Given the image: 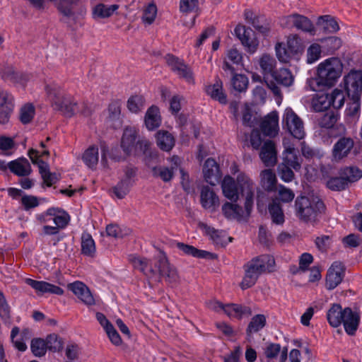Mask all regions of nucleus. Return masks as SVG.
<instances>
[{"label": "nucleus", "mask_w": 362, "mask_h": 362, "mask_svg": "<svg viewBox=\"0 0 362 362\" xmlns=\"http://www.w3.org/2000/svg\"><path fill=\"white\" fill-rule=\"evenodd\" d=\"M133 267L140 270L148 277L159 274L169 284H175L179 279L176 268L172 265L166 255L160 252L154 259L153 266L146 258L130 255L129 258Z\"/></svg>", "instance_id": "nucleus-1"}, {"label": "nucleus", "mask_w": 362, "mask_h": 362, "mask_svg": "<svg viewBox=\"0 0 362 362\" xmlns=\"http://www.w3.org/2000/svg\"><path fill=\"white\" fill-rule=\"evenodd\" d=\"M242 196L245 197L244 209L237 204L226 202L222 206V213L228 220L242 221L247 219L252 211L255 192V184L245 173L237 176Z\"/></svg>", "instance_id": "nucleus-2"}, {"label": "nucleus", "mask_w": 362, "mask_h": 362, "mask_svg": "<svg viewBox=\"0 0 362 362\" xmlns=\"http://www.w3.org/2000/svg\"><path fill=\"white\" fill-rule=\"evenodd\" d=\"M343 65L335 57L325 59L320 63L317 69V76L309 81V86L313 91H320L333 86L341 75Z\"/></svg>", "instance_id": "nucleus-3"}, {"label": "nucleus", "mask_w": 362, "mask_h": 362, "mask_svg": "<svg viewBox=\"0 0 362 362\" xmlns=\"http://www.w3.org/2000/svg\"><path fill=\"white\" fill-rule=\"evenodd\" d=\"M37 223L42 226V233L54 235L66 227L70 221V216L64 210L58 207H51L35 215Z\"/></svg>", "instance_id": "nucleus-4"}, {"label": "nucleus", "mask_w": 362, "mask_h": 362, "mask_svg": "<svg viewBox=\"0 0 362 362\" xmlns=\"http://www.w3.org/2000/svg\"><path fill=\"white\" fill-rule=\"evenodd\" d=\"M274 258L269 255H261L247 262L245 265V275L240 283L241 288L245 290L252 287L262 272L274 269Z\"/></svg>", "instance_id": "nucleus-5"}, {"label": "nucleus", "mask_w": 362, "mask_h": 362, "mask_svg": "<svg viewBox=\"0 0 362 362\" xmlns=\"http://www.w3.org/2000/svg\"><path fill=\"white\" fill-rule=\"evenodd\" d=\"M45 90L54 108L62 112L65 116L71 117L78 112H81L86 116L89 115L88 112L79 110L78 104L74 101L72 97L64 95L57 84L46 85Z\"/></svg>", "instance_id": "nucleus-6"}, {"label": "nucleus", "mask_w": 362, "mask_h": 362, "mask_svg": "<svg viewBox=\"0 0 362 362\" xmlns=\"http://www.w3.org/2000/svg\"><path fill=\"white\" fill-rule=\"evenodd\" d=\"M295 213L301 221H315L325 211V205L317 197H298L295 201Z\"/></svg>", "instance_id": "nucleus-7"}, {"label": "nucleus", "mask_w": 362, "mask_h": 362, "mask_svg": "<svg viewBox=\"0 0 362 362\" xmlns=\"http://www.w3.org/2000/svg\"><path fill=\"white\" fill-rule=\"evenodd\" d=\"M54 2L58 10L65 16L75 14L83 16L86 13L87 6L85 0H49ZM29 4L35 9L42 10L45 7V0H28Z\"/></svg>", "instance_id": "nucleus-8"}, {"label": "nucleus", "mask_w": 362, "mask_h": 362, "mask_svg": "<svg viewBox=\"0 0 362 362\" xmlns=\"http://www.w3.org/2000/svg\"><path fill=\"white\" fill-rule=\"evenodd\" d=\"M282 124L296 139L300 140L305 137V131L303 122L291 107H287L284 110Z\"/></svg>", "instance_id": "nucleus-9"}, {"label": "nucleus", "mask_w": 362, "mask_h": 362, "mask_svg": "<svg viewBox=\"0 0 362 362\" xmlns=\"http://www.w3.org/2000/svg\"><path fill=\"white\" fill-rule=\"evenodd\" d=\"M208 307L217 313L223 312L230 318L241 319L243 317L249 316L252 313L249 307L235 303L223 305L216 300L209 302Z\"/></svg>", "instance_id": "nucleus-10"}, {"label": "nucleus", "mask_w": 362, "mask_h": 362, "mask_svg": "<svg viewBox=\"0 0 362 362\" xmlns=\"http://www.w3.org/2000/svg\"><path fill=\"white\" fill-rule=\"evenodd\" d=\"M259 64L264 75V79L267 87L275 95H281V90L278 86L272 81H269L268 76L274 74L276 62L275 59L269 54H263L259 59Z\"/></svg>", "instance_id": "nucleus-11"}, {"label": "nucleus", "mask_w": 362, "mask_h": 362, "mask_svg": "<svg viewBox=\"0 0 362 362\" xmlns=\"http://www.w3.org/2000/svg\"><path fill=\"white\" fill-rule=\"evenodd\" d=\"M345 276V267L339 261L334 262L329 267L325 276V288L333 290L343 281Z\"/></svg>", "instance_id": "nucleus-12"}, {"label": "nucleus", "mask_w": 362, "mask_h": 362, "mask_svg": "<svg viewBox=\"0 0 362 362\" xmlns=\"http://www.w3.org/2000/svg\"><path fill=\"white\" fill-rule=\"evenodd\" d=\"M165 61L170 69L188 83H193L194 78L191 69L184 63L183 60L172 54L165 56Z\"/></svg>", "instance_id": "nucleus-13"}, {"label": "nucleus", "mask_w": 362, "mask_h": 362, "mask_svg": "<svg viewBox=\"0 0 362 362\" xmlns=\"http://www.w3.org/2000/svg\"><path fill=\"white\" fill-rule=\"evenodd\" d=\"M234 31L246 50L251 54L255 53L257 49L259 42L255 37L253 31L250 28H247L241 25H237Z\"/></svg>", "instance_id": "nucleus-14"}, {"label": "nucleus", "mask_w": 362, "mask_h": 362, "mask_svg": "<svg viewBox=\"0 0 362 362\" xmlns=\"http://www.w3.org/2000/svg\"><path fill=\"white\" fill-rule=\"evenodd\" d=\"M354 146V141L350 136H340L332 148V157L334 160H340L349 156Z\"/></svg>", "instance_id": "nucleus-15"}, {"label": "nucleus", "mask_w": 362, "mask_h": 362, "mask_svg": "<svg viewBox=\"0 0 362 362\" xmlns=\"http://www.w3.org/2000/svg\"><path fill=\"white\" fill-rule=\"evenodd\" d=\"M283 145L284 151L283 152V162L281 163L289 165L295 170H299L301 167V160L297 155V151L288 139H284Z\"/></svg>", "instance_id": "nucleus-16"}, {"label": "nucleus", "mask_w": 362, "mask_h": 362, "mask_svg": "<svg viewBox=\"0 0 362 362\" xmlns=\"http://www.w3.org/2000/svg\"><path fill=\"white\" fill-rule=\"evenodd\" d=\"M68 289L71 291L81 302L87 305L95 304V298L89 288L81 281H76L69 284Z\"/></svg>", "instance_id": "nucleus-17"}, {"label": "nucleus", "mask_w": 362, "mask_h": 362, "mask_svg": "<svg viewBox=\"0 0 362 362\" xmlns=\"http://www.w3.org/2000/svg\"><path fill=\"white\" fill-rule=\"evenodd\" d=\"M281 24L286 27H295L305 32H312L314 30L311 21L308 18L298 14H293L284 18Z\"/></svg>", "instance_id": "nucleus-18"}, {"label": "nucleus", "mask_w": 362, "mask_h": 362, "mask_svg": "<svg viewBox=\"0 0 362 362\" xmlns=\"http://www.w3.org/2000/svg\"><path fill=\"white\" fill-rule=\"evenodd\" d=\"M221 189L223 194L227 199L236 202L239 199V195L241 194L240 185L230 175H226L223 177L221 182Z\"/></svg>", "instance_id": "nucleus-19"}, {"label": "nucleus", "mask_w": 362, "mask_h": 362, "mask_svg": "<svg viewBox=\"0 0 362 362\" xmlns=\"http://www.w3.org/2000/svg\"><path fill=\"white\" fill-rule=\"evenodd\" d=\"M25 283L30 286L35 292L40 295L52 293L62 296L64 294V290L62 288L44 281L26 279Z\"/></svg>", "instance_id": "nucleus-20"}, {"label": "nucleus", "mask_w": 362, "mask_h": 362, "mask_svg": "<svg viewBox=\"0 0 362 362\" xmlns=\"http://www.w3.org/2000/svg\"><path fill=\"white\" fill-rule=\"evenodd\" d=\"M204 180L211 185H216L220 182L221 174L216 162L212 158H208L203 166Z\"/></svg>", "instance_id": "nucleus-21"}, {"label": "nucleus", "mask_w": 362, "mask_h": 362, "mask_svg": "<svg viewBox=\"0 0 362 362\" xmlns=\"http://www.w3.org/2000/svg\"><path fill=\"white\" fill-rule=\"evenodd\" d=\"M344 87L349 95L354 96L362 91V72L352 71L344 77Z\"/></svg>", "instance_id": "nucleus-22"}, {"label": "nucleus", "mask_w": 362, "mask_h": 362, "mask_svg": "<svg viewBox=\"0 0 362 362\" xmlns=\"http://www.w3.org/2000/svg\"><path fill=\"white\" fill-rule=\"evenodd\" d=\"M360 322V316L350 308H345L343 321L345 332L351 336L355 334Z\"/></svg>", "instance_id": "nucleus-23"}, {"label": "nucleus", "mask_w": 362, "mask_h": 362, "mask_svg": "<svg viewBox=\"0 0 362 362\" xmlns=\"http://www.w3.org/2000/svg\"><path fill=\"white\" fill-rule=\"evenodd\" d=\"M259 157L267 167L274 166L276 163V151L275 144L272 141L267 140L264 141L259 153Z\"/></svg>", "instance_id": "nucleus-24"}, {"label": "nucleus", "mask_w": 362, "mask_h": 362, "mask_svg": "<svg viewBox=\"0 0 362 362\" xmlns=\"http://www.w3.org/2000/svg\"><path fill=\"white\" fill-rule=\"evenodd\" d=\"M260 127L265 135L269 136H275L279 129L278 114L276 112L268 114L262 120Z\"/></svg>", "instance_id": "nucleus-25"}, {"label": "nucleus", "mask_w": 362, "mask_h": 362, "mask_svg": "<svg viewBox=\"0 0 362 362\" xmlns=\"http://www.w3.org/2000/svg\"><path fill=\"white\" fill-rule=\"evenodd\" d=\"M201 204L204 209L214 211L219 206V199L209 187H204L201 190Z\"/></svg>", "instance_id": "nucleus-26"}, {"label": "nucleus", "mask_w": 362, "mask_h": 362, "mask_svg": "<svg viewBox=\"0 0 362 362\" xmlns=\"http://www.w3.org/2000/svg\"><path fill=\"white\" fill-rule=\"evenodd\" d=\"M8 168L11 173L21 177L27 176L32 171L29 161L25 158H19L8 163Z\"/></svg>", "instance_id": "nucleus-27"}, {"label": "nucleus", "mask_w": 362, "mask_h": 362, "mask_svg": "<svg viewBox=\"0 0 362 362\" xmlns=\"http://www.w3.org/2000/svg\"><path fill=\"white\" fill-rule=\"evenodd\" d=\"M2 100L0 101V123L8 122L9 117L13 109V98L8 93H1Z\"/></svg>", "instance_id": "nucleus-28"}, {"label": "nucleus", "mask_w": 362, "mask_h": 362, "mask_svg": "<svg viewBox=\"0 0 362 362\" xmlns=\"http://www.w3.org/2000/svg\"><path fill=\"white\" fill-rule=\"evenodd\" d=\"M144 124L149 131L159 127L161 124V116L157 106L152 105L147 110L144 117Z\"/></svg>", "instance_id": "nucleus-29"}, {"label": "nucleus", "mask_w": 362, "mask_h": 362, "mask_svg": "<svg viewBox=\"0 0 362 362\" xmlns=\"http://www.w3.org/2000/svg\"><path fill=\"white\" fill-rule=\"evenodd\" d=\"M175 246L184 255H190L194 257L212 259L214 257V254L206 250H199L192 245H187L182 243H176Z\"/></svg>", "instance_id": "nucleus-30"}, {"label": "nucleus", "mask_w": 362, "mask_h": 362, "mask_svg": "<svg viewBox=\"0 0 362 362\" xmlns=\"http://www.w3.org/2000/svg\"><path fill=\"white\" fill-rule=\"evenodd\" d=\"M118 8L119 5L117 4H98L92 8V16L95 20L107 18L112 16Z\"/></svg>", "instance_id": "nucleus-31"}, {"label": "nucleus", "mask_w": 362, "mask_h": 362, "mask_svg": "<svg viewBox=\"0 0 362 362\" xmlns=\"http://www.w3.org/2000/svg\"><path fill=\"white\" fill-rule=\"evenodd\" d=\"M344 309L339 304L334 303L328 310L327 318L329 324L333 327H338L343 321Z\"/></svg>", "instance_id": "nucleus-32"}, {"label": "nucleus", "mask_w": 362, "mask_h": 362, "mask_svg": "<svg viewBox=\"0 0 362 362\" xmlns=\"http://www.w3.org/2000/svg\"><path fill=\"white\" fill-rule=\"evenodd\" d=\"M260 185L266 191L273 192L276 188L277 179L275 173L270 169L260 173Z\"/></svg>", "instance_id": "nucleus-33"}, {"label": "nucleus", "mask_w": 362, "mask_h": 362, "mask_svg": "<svg viewBox=\"0 0 362 362\" xmlns=\"http://www.w3.org/2000/svg\"><path fill=\"white\" fill-rule=\"evenodd\" d=\"M137 132L134 127L125 128L122 138L121 146L123 150L129 153L135 146Z\"/></svg>", "instance_id": "nucleus-34"}, {"label": "nucleus", "mask_w": 362, "mask_h": 362, "mask_svg": "<svg viewBox=\"0 0 362 362\" xmlns=\"http://www.w3.org/2000/svg\"><path fill=\"white\" fill-rule=\"evenodd\" d=\"M206 92L212 99L221 103H226V96L223 91V83L221 80L216 79L214 84L207 86Z\"/></svg>", "instance_id": "nucleus-35"}, {"label": "nucleus", "mask_w": 362, "mask_h": 362, "mask_svg": "<svg viewBox=\"0 0 362 362\" xmlns=\"http://www.w3.org/2000/svg\"><path fill=\"white\" fill-rule=\"evenodd\" d=\"M156 137L158 146L163 151H170L175 145L174 136L167 131L158 132Z\"/></svg>", "instance_id": "nucleus-36"}, {"label": "nucleus", "mask_w": 362, "mask_h": 362, "mask_svg": "<svg viewBox=\"0 0 362 362\" xmlns=\"http://www.w3.org/2000/svg\"><path fill=\"white\" fill-rule=\"evenodd\" d=\"M0 72L4 80L14 84L24 86L27 80L24 75L16 72L12 67H6Z\"/></svg>", "instance_id": "nucleus-37"}, {"label": "nucleus", "mask_w": 362, "mask_h": 362, "mask_svg": "<svg viewBox=\"0 0 362 362\" xmlns=\"http://www.w3.org/2000/svg\"><path fill=\"white\" fill-rule=\"evenodd\" d=\"M82 159L87 167L95 169L99 161L98 148L95 146H90L84 151Z\"/></svg>", "instance_id": "nucleus-38"}, {"label": "nucleus", "mask_w": 362, "mask_h": 362, "mask_svg": "<svg viewBox=\"0 0 362 362\" xmlns=\"http://www.w3.org/2000/svg\"><path fill=\"white\" fill-rule=\"evenodd\" d=\"M286 46L294 57L301 55L305 48L303 40L297 35H292L288 37Z\"/></svg>", "instance_id": "nucleus-39"}, {"label": "nucleus", "mask_w": 362, "mask_h": 362, "mask_svg": "<svg viewBox=\"0 0 362 362\" xmlns=\"http://www.w3.org/2000/svg\"><path fill=\"white\" fill-rule=\"evenodd\" d=\"M268 209L272 221L274 223L279 225L284 223V214L280 204L276 199H273L272 203L269 204Z\"/></svg>", "instance_id": "nucleus-40"}, {"label": "nucleus", "mask_w": 362, "mask_h": 362, "mask_svg": "<svg viewBox=\"0 0 362 362\" xmlns=\"http://www.w3.org/2000/svg\"><path fill=\"white\" fill-rule=\"evenodd\" d=\"M272 77L277 83L284 86H291L294 80L291 71L287 69H281L275 71Z\"/></svg>", "instance_id": "nucleus-41"}, {"label": "nucleus", "mask_w": 362, "mask_h": 362, "mask_svg": "<svg viewBox=\"0 0 362 362\" xmlns=\"http://www.w3.org/2000/svg\"><path fill=\"white\" fill-rule=\"evenodd\" d=\"M312 105L315 111L322 112L327 110L331 106L329 94L322 93L316 95L312 101Z\"/></svg>", "instance_id": "nucleus-42"}, {"label": "nucleus", "mask_w": 362, "mask_h": 362, "mask_svg": "<svg viewBox=\"0 0 362 362\" xmlns=\"http://www.w3.org/2000/svg\"><path fill=\"white\" fill-rule=\"evenodd\" d=\"M202 228L204 232L210 236L211 239L216 244H222L226 238V233L223 230H218L214 228L207 226L206 224L202 225Z\"/></svg>", "instance_id": "nucleus-43"}, {"label": "nucleus", "mask_w": 362, "mask_h": 362, "mask_svg": "<svg viewBox=\"0 0 362 362\" xmlns=\"http://www.w3.org/2000/svg\"><path fill=\"white\" fill-rule=\"evenodd\" d=\"M81 251L87 256H92L95 252V242L88 233H83L81 236Z\"/></svg>", "instance_id": "nucleus-44"}, {"label": "nucleus", "mask_w": 362, "mask_h": 362, "mask_svg": "<svg viewBox=\"0 0 362 362\" xmlns=\"http://www.w3.org/2000/svg\"><path fill=\"white\" fill-rule=\"evenodd\" d=\"M318 24L328 33H336L339 26L336 20L330 16H323L318 18Z\"/></svg>", "instance_id": "nucleus-45"}, {"label": "nucleus", "mask_w": 362, "mask_h": 362, "mask_svg": "<svg viewBox=\"0 0 362 362\" xmlns=\"http://www.w3.org/2000/svg\"><path fill=\"white\" fill-rule=\"evenodd\" d=\"M266 325V317L264 315H256L254 316L247 328L248 334L257 332L261 330Z\"/></svg>", "instance_id": "nucleus-46"}, {"label": "nucleus", "mask_w": 362, "mask_h": 362, "mask_svg": "<svg viewBox=\"0 0 362 362\" xmlns=\"http://www.w3.org/2000/svg\"><path fill=\"white\" fill-rule=\"evenodd\" d=\"M145 105V99L142 95H132L127 101L128 110L133 113L141 111Z\"/></svg>", "instance_id": "nucleus-47"}, {"label": "nucleus", "mask_w": 362, "mask_h": 362, "mask_svg": "<svg viewBox=\"0 0 362 362\" xmlns=\"http://www.w3.org/2000/svg\"><path fill=\"white\" fill-rule=\"evenodd\" d=\"M340 175L344 176L347 182H353L362 177V171L356 167H346L341 169Z\"/></svg>", "instance_id": "nucleus-48"}, {"label": "nucleus", "mask_w": 362, "mask_h": 362, "mask_svg": "<svg viewBox=\"0 0 362 362\" xmlns=\"http://www.w3.org/2000/svg\"><path fill=\"white\" fill-rule=\"evenodd\" d=\"M132 184L129 177L124 178L114 187L113 192L117 197L122 199L127 194Z\"/></svg>", "instance_id": "nucleus-49"}, {"label": "nucleus", "mask_w": 362, "mask_h": 362, "mask_svg": "<svg viewBox=\"0 0 362 362\" xmlns=\"http://www.w3.org/2000/svg\"><path fill=\"white\" fill-rule=\"evenodd\" d=\"M322 47L318 43L311 44L307 49L306 62L308 64H313L321 57Z\"/></svg>", "instance_id": "nucleus-50"}, {"label": "nucleus", "mask_w": 362, "mask_h": 362, "mask_svg": "<svg viewBox=\"0 0 362 362\" xmlns=\"http://www.w3.org/2000/svg\"><path fill=\"white\" fill-rule=\"evenodd\" d=\"M28 156L32 160L33 163L37 165L41 176H43L44 175H46V173H48V172H49V165L47 163L38 158V151L37 150H29Z\"/></svg>", "instance_id": "nucleus-51"}, {"label": "nucleus", "mask_w": 362, "mask_h": 362, "mask_svg": "<svg viewBox=\"0 0 362 362\" xmlns=\"http://www.w3.org/2000/svg\"><path fill=\"white\" fill-rule=\"evenodd\" d=\"M276 192L277 197L275 199L276 201L278 199L283 203L291 202L293 200L295 197L294 192L291 189L286 187L282 185H279L276 189Z\"/></svg>", "instance_id": "nucleus-52"}, {"label": "nucleus", "mask_w": 362, "mask_h": 362, "mask_svg": "<svg viewBox=\"0 0 362 362\" xmlns=\"http://www.w3.org/2000/svg\"><path fill=\"white\" fill-rule=\"evenodd\" d=\"M30 349L33 354L37 357L45 355L47 349L45 341L40 338L31 341Z\"/></svg>", "instance_id": "nucleus-53"}, {"label": "nucleus", "mask_w": 362, "mask_h": 362, "mask_svg": "<svg viewBox=\"0 0 362 362\" xmlns=\"http://www.w3.org/2000/svg\"><path fill=\"white\" fill-rule=\"evenodd\" d=\"M276 55L278 59L284 63H288L294 57L290 50L283 43H277L275 46Z\"/></svg>", "instance_id": "nucleus-54"}, {"label": "nucleus", "mask_w": 362, "mask_h": 362, "mask_svg": "<svg viewBox=\"0 0 362 362\" xmlns=\"http://www.w3.org/2000/svg\"><path fill=\"white\" fill-rule=\"evenodd\" d=\"M173 168L159 166L153 168V175L156 177H160L164 182L170 181L173 177Z\"/></svg>", "instance_id": "nucleus-55"}, {"label": "nucleus", "mask_w": 362, "mask_h": 362, "mask_svg": "<svg viewBox=\"0 0 362 362\" xmlns=\"http://www.w3.org/2000/svg\"><path fill=\"white\" fill-rule=\"evenodd\" d=\"M331 106L335 109L341 108L345 100L344 93L337 88L334 89L330 94H329Z\"/></svg>", "instance_id": "nucleus-56"}, {"label": "nucleus", "mask_w": 362, "mask_h": 362, "mask_svg": "<svg viewBox=\"0 0 362 362\" xmlns=\"http://www.w3.org/2000/svg\"><path fill=\"white\" fill-rule=\"evenodd\" d=\"M157 15V7L153 3L149 4L144 9L142 21L145 24L151 25L155 21Z\"/></svg>", "instance_id": "nucleus-57"}, {"label": "nucleus", "mask_w": 362, "mask_h": 362, "mask_svg": "<svg viewBox=\"0 0 362 362\" xmlns=\"http://www.w3.org/2000/svg\"><path fill=\"white\" fill-rule=\"evenodd\" d=\"M232 85L235 90L238 92L244 91L247 88L248 78L245 75L235 74L233 77Z\"/></svg>", "instance_id": "nucleus-58"}, {"label": "nucleus", "mask_w": 362, "mask_h": 362, "mask_svg": "<svg viewBox=\"0 0 362 362\" xmlns=\"http://www.w3.org/2000/svg\"><path fill=\"white\" fill-rule=\"evenodd\" d=\"M281 345L277 343H269L264 349V355L269 360L277 358L281 352Z\"/></svg>", "instance_id": "nucleus-59"}, {"label": "nucleus", "mask_w": 362, "mask_h": 362, "mask_svg": "<svg viewBox=\"0 0 362 362\" xmlns=\"http://www.w3.org/2000/svg\"><path fill=\"white\" fill-rule=\"evenodd\" d=\"M289 165L281 163L278 166V173L280 178L285 182H291L294 177V173Z\"/></svg>", "instance_id": "nucleus-60"}, {"label": "nucleus", "mask_w": 362, "mask_h": 362, "mask_svg": "<svg viewBox=\"0 0 362 362\" xmlns=\"http://www.w3.org/2000/svg\"><path fill=\"white\" fill-rule=\"evenodd\" d=\"M35 115V108L33 105H25L21 109L20 119L23 124L29 123Z\"/></svg>", "instance_id": "nucleus-61"}, {"label": "nucleus", "mask_w": 362, "mask_h": 362, "mask_svg": "<svg viewBox=\"0 0 362 362\" xmlns=\"http://www.w3.org/2000/svg\"><path fill=\"white\" fill-rule=\"evenodd\" d=\"M327 53L332 54L341 45V41L337 37H330L322 40Z\"/></svg>", "instance_id": "nucleus-62"}, {"label": "nucleus", "mask_w": 362, "mask_h": 362, "mask_svg": "<svg viewBox=\"0 0 362 362\" xmlns=\"http://www.w3.org/2000/svg\"><path fill=\"white\" fill-rule=\"evenodd\" d=\"M347 183L344 176L341 175L339 177H332L329 180L327 185L332 190L340 191L346 188Z\"/></svg>", "instance_id": "nucleus-63"}, {"label": "nucleus", "mask_w": 362, "mask_h": 362, "mask_svg": "<svg viewBox=\"0 0 362 362\" xmlns=\"http://www.w3.org/2000/svg\"><path fill=\"white\" fill-rule=\"evenodd\" d=\"M45 341L47 349L56 351L62 348V341L55 334L48 335Z\"/></svg>", "instance_id": "nucleus-64"}]
</instances>
